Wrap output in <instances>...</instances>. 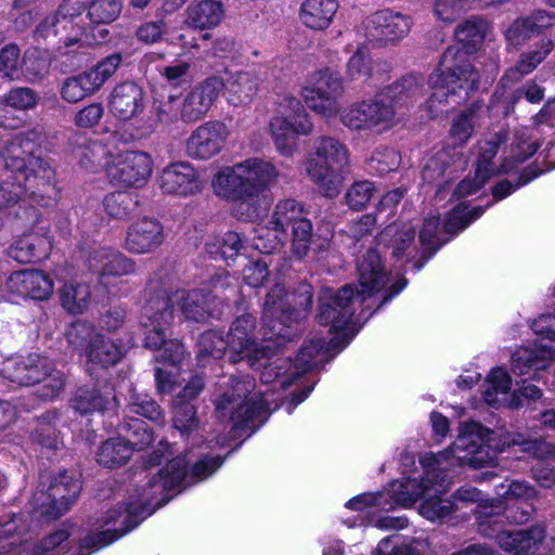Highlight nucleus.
<instances>
[{"mask_svg": "<svg viewBox=\"0 0 555 555\" xmlns=\"http://www.w3.org/2000/svg\"><path fill=\"white\" fill-rule=\"evenodd\" d=\"M312 304L311 292L306 288L299 296L288 295L281 284L274 285L263 304L262 328L255 333V318L251 314L238 317L227 336L230 360L233 363L246 361L251 367L264 369L272 361L270 341L288 335L292 321L305 317Z\"/></svg>", "mask_w": 555, "mask_h": 555, "instance_id": "nucleus-1", "label": "nucleus"}, {"mask_svg": "<svg viewBox=\"0 0 555 555\" xmlns=\"http://www.w3.org/2000/svg\"><path fill=\"white\" fill-rule=\"evenodd\" d=\"M457 454L455 442L452 448L438 454H426L421 459L424 477L420 481L416 478L396 480L386 493L362 494L349 500L346 506L356 511L367 506L390 511L396 506L411 507L420 498L427 495L420 506V514L430 521L443 519L454 511V503L438 495L447 492L451 483L442 473L449 467L470 466L468 463H460Z\"/></svg>", "mask_w": 555, "mask_h": 555, "instance_id": "nucleus-2", "label": "nucleus"}, {"mask_svg": "<svg viewBox=\"0 0 555 555\" xmlns=\"http://www.w3.org/2000/svg\"><path fill=\"white\" fill-rule=\"evenodd\" d=\"M358 281L361 288L357 292L351 285H345L338 291L324 288L320 295L318 321L321 325H330V332L334 335L330 341L332 347H345L356 335L352 317L357 301L362 302L385 288L388 292L384 299L386 302L406 285L401 274L393 278L387 274L375 249H369L358 260Z\"/></svg>", "mask_w": 555, "mask_h": 555, "instance_id": "nucleus-3", "label": "nucleus"}, {"mask_svg": "<svg viewBox=\"0 0 555 555\" xmlns=\"http://www.w3.org/2000/svg\"><path fill=\"white\" fill-rule=\"evenodd\" d=\"M177 304L186 319L203 321L212 314L209 298L201 291H179L171 297L160 293L150 298L143 308L141 320L145 328V345L151 349H162V360L171 364V369H157L155 372L157 390L162 395H171L178 386V370L184 358V347L178 340H166V330L172 320V305Z\"/></svg>", "mask_w": 555, "mask_h": 555, "instance_id": "nucleus-4", "label": "nucleus"}, {"mask_svg": "<svg viewBox=\"0 0 555 555\" xmlns=\"http://www.w3.org/2000/svg\"><path fill=\"white\" fill-rule=\"evenodd\" d=\"M185 463V459L180 456L167 462L158 472V478L152 477L146 487L143 488L138 502L130 503L122 511L121 508L109 511L105 524L119 522L124 527L108 528L96 535L86 538L78 555H89V553H81L85 548L95 551L109 545L134 527L129 525L132 517L150 515L157 507L166 504L172 498L168 492L178 488L186 477Z\"/></svg>", "mask_w": 555, "mask_h": 555, "instance_id": "nucleus-5", "label": "nucleus"}, {"mask_svg": "<svg viewBox=\"0 0 555 555\" xmlns=\"http://www.w3.org/2000/svg\"><path fill=\"white\" fill-rule=\"evenodd\" d=\"M488 29V22L477 16L465 20L456 26L454 35L463 49L451 46L443 52L440 72L429 77V85L434 89L429 107L437 101L441 102L443 98H448L450 93L454 94L455 87L452 85L467 90L479 82V74L470 64L468 54L479 50Z\"/></svg>", "mask_w": 555, "mask_h": 555, "instance_id": "nucleus-6", "label": "nucleus"}, {"mask_svg": "<svg viewBox=\"0 0 555 555\" xmlns=\"http://www.w3.org/2000/svg\"><path fill=\"white\" fill-rule=\"evenodd\" d=\"M498 434L479 423H466L460 429L455 440L456 456L460 463H468L477 468L490 464L496 452H502L506 446L520 444L522 450L535 459L555 457V446L544 440L522 441L519 436L498 441Z\"/></svg>", "mask_w": 555, "mask_h": 555, "instance_id": "nucleus-7", "label": "nucleus"}, {"mask_svg": "<svg viewBox=\"0 0 555 555\" xmlns=\"http://www.w3.org/2000/svg\"><path fill=\"white\" fill-rule=\"evenodd\" d=\"M81 166L95 170L105 167L109 184L117 189H140L150 180L154 162L150 154L142 151H126L116 155H106L102 141H92L83 152Z\"/></svg>", "mask_w": 555, "mask_h": 555, "instance_id": "nucleus-8", "label": "nucleus"}, {"mask_svg": "<svg viewBox=\"0 0 555 555\" xmlns=\"http://www.w3.org/2000/svg\"><path fill=\"white\" fill-rule=\"evenodd\" d=\"M254 390L253 379H233L231 392H223L216 401L218 417H228L235 430L249 428L256 422L263 423L268 413L279 406L280 397L275 396L274 388Z\"/></svg>", "mask_w": 555, "mask_h": 555, "instance_id": "nucleus-9", "label": "nucleus"}, {"mask_svg": "<svg viewBox=\"0 0 555 555\" xmlns=\"http://www.w3.org/2000/svg\"><path fill=\"white\" fill-rule=\"evenodd\" d=\"M349 157L339 141H321L306 163V171L319 192L330 198L337 197L348 173Z\"/></svg>", "mask_w": 555, "mask_h": 555, "instance_id": "nucleus-10", "label": "nucleus"}, {"mask_svg": "<svg viewBox=\"0 0 555 555\" xmlns=\"http://www.w3.org/2000/svg\"><path fill=\"white\" fill-rule=\"evenodd\" d=\"M0 374L20 386L43 382L41 396L47 399L54 398L64 385L63 374L53 370L47 358L38 354L5 359L1 363Z\"/></svg>", "mask_w": 555, "mask_h": 555, "instance_id": "nucleus-11", "label": "nucleus"}, {"mask_svg": "<svg viewBox=\"0 0 555 555\" xmlns=\"http://www.w3.org/2000/svg\"><path fill=\"white\" fill-rule=\"evenodd\" d=\"M531 327L540 338L513 353L512 371L516 375L534 377L555 358V315L542 314L532 322Z\"/></svg>", "mask_w": 555, "mask_h": 555, "instance_id": "nucleus-12", "label": "nucleus"}, {"mask_svg": "<svg viewBox=\"0 0 555 555\" xmlns=\"http://www.w3.org/2000/svg\"><path fill=\"white\" fill-rule=\"evenodd\" d=\"M66 339L75 349L83 350L88 361L103 367L115 365L122 350L108 337L95 333L86 322H75L66 331Z\"/></svg>", "mask_w": 555, "mask_h": 555, "instance_id": "nucleus-13", "label": "nucleus"}, {"mask_svg": "<svg viewBox=\"0 0 555 555\" xmlns=\"http://www.w3.org/2000/svg\"><path fill=\"white\" fill-rule=\"evenodd\" d=\"M323 339L311 341L301 348L295 362L287 357L273 354L272 361L260 372L262 384H274L280 388L291 385L292 377H297L312 365L317 364L323 350L327 349Z\"/></svg>", "mask_w": 555, "mask_h": 555, "instance_id": "nucleus-14", "label": "nucleus"}, {"mask_svg": "<svg viewBox=\"0 0 555 555\" xmlns=\"http://www.w3.org/2000/svg\"><path fill=\"white\" fill-rule=\"evenodd\" d=\"M121 54L114 53L93 67L64 79L61 86V96L68 103H77L94 94L112 77L121 63Z\"/></svg>", "mask_w": 555, "mask_h": 555, "instance_id": "nucleus-15", "label": "nucleus"}, {"mask_svg": "<svg viewBox=\"0 0 555 555\" xmlns=\"http://www.w3.org/2000/svg\"><path fill=\"white\" fill-rule=\"evenodd\" d=\"M344 92L343 78L339 73L323 68L313 73L309 85L304 88L306 104L314 112L332 116L338 112V98Z\"/></svg>", "mask_w": 555, "mask_h": 555, "instance_id": "nucleus-16", "label": "nucleus"}, {"mask_svg": "<svg viewBox=\"0 0 555 555\" xmlns=\"http://www.w3.org/2000/svg\"><path fill=\"white\" fill-rule=\"evenodd\" d=\"M395 107L380 100H366L354 103L347 108L343 116V124L356 130H370L380 134L395 125Z\"/></svg>", "mask_w": 555, "mask_h": 555, "instance_id": "nucleus-17", "label": "nucleus"}, {"mask_svg": "<svg viewBox=\"0 0 555 555\" xmlns=\"http://www.w3.org/2000/svg\"><path fill=\"white\" fill-rule=\"evenodd\" d=\"M511 386L508 373L502 367L493 369L485 384L483 398L487 404L516 409L521 405L520 397L528 400H538L542 397V390L532 384L524 382L515 392H511Z\"/></svg>", "mask_w": 555, "mask_h": 555, "instance_id": "nucleus-18", "label": "nucleus"}, {"mask_svg": "<svg viewBox=\"0 0 555 555\" xmlns=\"http://www.w3.org/2000/svg\"><path fill=\"white\" fill-rule=\"evenodd\" d=\"M80 490V480L64 473L50 486L48 494H36V512L47 518L60 517L70 508Z\"/></svg>", "mask_w": 555, "mask_h": 555, "instance_id": "nucleus-19", "label": "nucleus"}, {"mask_svg": "<svg viewBox=\"0 0 555 555\" xmlns=\"http://www.w3.org/2000/svg\"><path fill=\"white\" fill-rule=\"evenodd\" d=\"M89 7V0H63L53 15L47 16L38 26L37 31L43 37L60 35L69 28L74 31L73 37H65L66 47L73 46L80 40V36H86V29L74 22Z\"/></svg>", "mask_w": 555, "mask_h": 555, "instance_id": "nucleus-20", "label": "nucleus"}, {"mask_svg": "<svg viewBox=\"0 0 555 555\" xmlns=\"http://www.w3.org/2000/svg\"><path fill=\"white\" fill-rule=\"evenodd\" d=\"M495 520L483 519L479 522V531L487 537H495L499 545L504 551L514 555H533L545 537L542 526H533L528 530L498 532L492 528Z\"/></svg>", "mask_w": 555, "mask_h": 555, "instance_id": "nucleus-21", "label": "nucleus"}, {"mask_svg": "<svg viewBox=\"0 0 555 555\" xmlns=\"http://www.w3.org/2000/svg\"><path fill=\"white\" fill-rule=\"evenodd\" d=\"M224 88L221 77L212 75L197 83L184 96L180 105V118L193 122L205 116L217 102Z\"/></svg>", "mask_w": 555, "mask_h": 555, "instance_id": "nucleus-22", "label": "nucleus"}, {"mask_svg": "<svg viewBox=\"0 0 555 555\" xmlns=\"http://www.w3.org/2000/svg\"><path fill=\"white\" fill-rule=\"evenodd\" d=\"M411 20L399 12L383 10L372 14L365 24L369 41L383 47L403 38L411 28Z\"/></svg>", "mask_w": 555, "mask_h": 555, "instance_id": "nucleus-23", "label": "nucleus"}, {"mask_svg": "<svg viewBox=\"0 0 555 555\" xmlns=\"http://www.w3.org/2000/svg\"><path fill=\"white\" fill-rule=\"evenodd\" d=\"M163 193L188 197L202 190V181L197 170L186 162H173L164 167L157 178Z\"/></svg>", "mask_w": 555, "mask_h": 555, "instance_id": "nucleus-24", "label": "nucleus"}, {"mask_svg": "<svg viewBox=\"0 0 555 555\" xmlns=\"http://www.w3.org/2000/svg\"><path fill=\"white\" fill-rule=\"evenodd\" d=\"M211 189L219 198L238 203L241 207L247 206L246 212H235L238 219L251 220L257 216L256 208L250 205L247 197V191L244 188L242 176L236 169V164L222 167L217 171L211 179Z\"/></svg>", "mask_w": 555, "mask_h": 555, "instance_id": "nucleus-25", "label": "nucleus"}, {"mask_svg": "<svg viewBox=\"0 0 555 555\" xmlns=\"http://www.w3.org/2000/svg\"><path fill=\"white\" fill-rule=\"evenodd\" d=\"M236 169L242 176L250 205L260 193L270 189L279 179L275 166L262 158L254 157L236 163Z\"/></svg>", "mask_w": 555, "mask_h": 555, "instance_id": "nucleus-26", "label": "nucleus"}, {"mask_svg": "<svg viewBox=\"0 0 555 555\" xmlns=\"http://www.w3.org/2000/svg\"><path fill=\"white\" fill-rule=\"evenodd\" d=\"M7 287L24 298L47 300L54 291L52 279L41 270L24 269L13 272L7 282Z\"/></svg>", "mask_w": 555, "mask_h": 555, "instance_id": "nucleus-27", "label": "nucleus"}, {"mask_svg": "<svg viewBox=\"0 0 555 555\" xmlns=\"http://www.w3.org/2000/svg\"><path fill=\"white\" fill-rule=\"evenodd\" d=\"M163 225L153 218H142L133 222L125 238V248L134 255L154 253L164 243Z\"/></svg>", "mask_w": 555, "mask_h": 555, "instance_id": "nucleus-28", "label": "nucleus"}, {"mask_svg": "<svg viewBox=\"0 0 555 555\" xmlns=\"http://www.w3.org/2000/svg\"><path fill=\"white\" fill-rule=\"evenodd\" d=\"M416 229L411 222H395L387 225L378 236V244L390 249L391 256L408 262L417 250Z\"/></svg>", "mask_w": 555, "mask_h": 555, "instance_id": "nucleus-29", "label": "nucleus"}, {"mask_svg": "<svg viewBox=\"0 0 555 555\" xmlns=\"http://www.w3.org/2000/svg\"><path fill=\"white\" fill-rule=\"evenodd\" d=\"M555 24V16L544 10L517 17L504 31L506 42L519 47Z\"/></svg>", "mask_w": 555, "mask_h": 555, "instance_id": "nucleus-30", "label": "nucleus"}, {"mask_svg": "<svg viewBox=\"0 0 555 555\" xmlns=\"http://www.w3.org/2000/svg\"><path fill=\"white\" fill-rule=\"evenodd\" d=\"M52 242L44 228L23 234L10 247L9 255L18 262L40 261L48 257Z\"/></svg>", "mask_w": 555, "mask_h": 555, "instance_id": "nucleus-31", "label": "nucleus"}, {"mask_svg": "<svg viewBox=\"0 0 555 555\" xmlns=\"http://www.w3.org/2000/svg\"><path fill=\"white\" fill-rule=\"evenodd\" d=\"M554 49L552 39L540 40L532 48L522 51L516 63L507 68L500 80L502 85L516 83L531 74L543 63Z\"/></svg>", "mask_w": 555, "mask_h": 555, "instance_id": "nucleus-32", "label": "nucleus"}, {"mask_svg": "<svg viewBox=\"0 0 555 555\" xmlns=\"http://www.w3.org/2000/svg\"><path fill=\"white\" fill-rule=\"evenodd\" d=\"M111 112L120 119H130L144 109V91L133 81L117 85L108 101Z\"/></svg>", "mask_w": 555, "mask_h": 555, "instance_id": "nucleus-33", "label": "nucleus"}, {"mask_svg": "<svg viewBox=\"0 0 555 555\" xmlns=\"http://www.w3.org/2000/svg\"><path fill=\"white\" fill-rule=\"evenodd\" d=\"M87 262L90 270L101 276H121L134 271V262L130 258L105 247L93 250Z\"/></svg>", "mask_w": 555, "mask_h": 555, "instance_id": "nucleus-34", "label": "nucleus"}, {"mask_svg": "<svg viewBox=\"0 0 555 555\" xmlns=\"http://www.w3.org/2000/svg\"><path fill=\"white\" fill-rule=\"evenodd\" d=\"M184 23L194 29L205 30L218 26L224 17L222 0H199L192 2L186 11Z\"/></svg>", "mask_w": 555, "mask_h": 555, "instance_id": "nucleus-35", "label": "nucleus"}, {"mask_svg": "<svg viewBox=\"0 0 555 555\" xmlns=\"http://www.w3.org/2000/svg\"><path fill=\"white\" fill-rule=\"evenodd\" d=\"M479 149L481 153L477 160L476 181H462L456 189V193L461 196L477 192L490 175L494 172V168H492L490 164L491 159L498 153L499 141H483V144Z\"/></svg>", "mask_w": 555, "mask_h": 555, "instance_id": "nucleus-36", "label": "nucleus"}, {"mask_svg": "<svg viewBox=\"0 0 555 555\" xmlns=\"http://www.w3.org/2000/svg\"><path fill=\"white\" fill-rule=\"evenodd\" d=\"M270 134L274 139H288L294 135H310L312 122L304 111L292 116H276L269 122Z\"/></svg>", "mask_w": 555, "mask_h": 555, "instance_id": "nucleus-37", "label": "nucleus"}, {"mask_svg": "<svg viewBox=\"0 0 555 555\" xmlns=\"http://www.w3.org/2000/svg\"><path fill=\"white\" fill-rule=\"evenodd\" d=\"M228 100L234 106H241L251 102L258 90V79L248 72H236L230 76L224 88Z\"/></svg>", "mask_w": 555, "mask_h": 555, "instance_id": "nucleus-38", "label": "nucleus"}, {"mask_svg": "<svg viewBox=\"0 0 555 555\" xmlns=\"http://www.w3.org/2000/svg\"><path fill=\"white\" fill-rule=\"evenodd\" d=\"M337 8L335 0H307L301 8V20L312 29H324L330 25Z\"/></svg>", "mask_w": 555, "mask_h": 555, "instance_id": "nucleus-39", "label": "nucleus"}, {"mask_svg": "<svg viewBox=\"0 0 555 555\" xmlns=\"http://www.w3.org/2000/svg\"><path fill=\"white\" fill-rule=\"evenodd\" d=\"M22 528L21 516H7L0 520V555H29L21 548Z\"/></svg>", "mask_w": 555, "mask_h": 555, "instance_id": "nucleus-40", "label": "nucleus"}, {"mask_svg": "<svg viewBox=\"0 0 555 555\" xmlns=\"http://www.w3.org/2000/svg\"><path fill=\"white\" fill-rule=\"evenodd\" d=\"M59 295L62 307L72 314L83 313L91 300L89 285L77 281L61 286Z\"/></svg>", "mask_w": 555, "mask_h": 555, "instance_id": "nucleus-41", "label": "nucleus"}, {"mask_svg": "<svg viewBox=\"0 0 555 555\" xmlns=\"http://www.w3.org/2000/svg\"><path fill=\"white\" fill-rule=\"evenodd\" d=\"M540 157H543L542 162L547 164V166L544 169H540L539 172H534L533 175H530L531 168H529L520 178L519 183L517 185H513L508 181H502L498 183L493 188V196L496 199H502L513 193L516 189H518L521 185L527 184L532 179L537 178L542 172L552 170L555 168V141H546V145L543 149V152L540 154Z\"/></svg>", "mask_w": 555, "mask_h": 555, "instance_id": "nucleus-42", "label": "nucleus"}, {"mask_svg": "<svg viewBox=\"0 0 555 555\" xmlns=\"http://www.w3.org/2000/svg\"><path fill=\"white\" fill-rule=\"evenodd\" d=\"M383 95L391 102L416 100L423 95L422 79L408 75L383 90Z\"/></svg>", "mask_w": 555, "mask_h": 555, "instance_id": "nucleus-43", "label": "nucleus"}, {"mask_svg": "<svg viewBox=\"0 0 555 555\" xmlns=\"http://www.w3.org/2000/svg\"><path fill=\"white\" fill-rule=\"evenodd\" d=\"M131 454V448L124 438H114L101 446L98 452V462L105 467L113 468L126 463Z\"/></svg>", "mask_w": 555, "mask_h": 555, "instance_id": "nucleus-44", "label": "nucleus"}, {"mask_svg": "<svg viewBox=\"0 0 555 555\" xmlns=\"http://www.w3.org/2000/svg\"><path fill=\"white\" fill-rule=\"evenodd\" d=\"M304 218L302 206L294 199H285L276 204L269 223L274 225V229L286 233L288 225L294 227Z\"/></svg>", "mask_w": 555, "mask_h": 555, "instance_id": "nucleus-45", "label": "nucleus"}, {"mask_svg": "<svg viewBox=\"0 0 555 555\" xmlns=\"http://www.w3.org/2000/svg\"><path fill=\"white\" fill-rule=\"evenodd\" d=\"M286 238V233L274 229V225L259 224L255 230L253 245L256 249L263 254H272L279 250Z\"/></svg>", "mask_w": 555, "mask_h": 555, "instance_id": "nucleus-46", "label": "nucleus"}, {"mask_svg": "<svg viewBox=\"0 0 555 555\" xmlns=\"http://www.w3.org/2000/svg\"><path fill=\"white\" fill-rule=\"evenodd\" d=\"M121 8L119 0H89L87 16L92 24H108L119 16Z\"/></svg>", "mask_w": 555, "mask_h": 555, "instance_id": "nucleus-47", "label": "nucleus"}, {"mask_svg": "<svg viewBox=\"0 0 555 555\" xmlns=\"http://www.w3.org/2000/svg\"><path fill=\"white\" fill-rule=\"evenodd\" d=\"M225 350H228V341L222 335L215 331L206 332L198 341V362L204 366L206 358L220 359Z\"/></svg>", "mask_w": 555, "mask_h": 555, "instance_id": "nucleus-48", "label": "nucleus"}, {"mask_svg": "<svg viewBox=\"0 0 555 555\" xmlns=\"http://www.w3.org/2000/svg\"><path fill=\"white\" fill-rule=\"evenodd\" d=\"M128 409L130 413L141 415L151 421L164 423V415L159 405L147 395L131 392Z\"/></svg>", "mask_w": 555, "mask_h": 555, "instance_id": "nucleus-49", "label": "nucleus"}, {"mask_svg": "<svg viewBox=\"0 0 555 555\" xmlns=\"http://www.w3.org/2000/svg\"><path fill=\"white\" fill-rule=\"evenodd\" d=\"M21 50L14 43L7 44L0 50V76L9 81L21 80Z\"/></svg>", "mask_w": 555, "mask_h": 555, "instance_id": "nucleus-50", "label": "nucleus"}, {"mask_svg": "<svg viewBox=\"0 0 555 555\" xmlns=\"http://www.w3.org/2000/svg\"><path fill=\"white\" fill-rule=\"evenodd\" d=\"M49 73V64L36 51L26 52L21 64V79L28 82H38Z\"/></svg>", "mask_w": 555, "mask_h": 555, "instance_id": "nucleus-51", "label": "nucleus"}, {"mask_svg": "<svg viewBox=\"0 0 555 555\" xmlns=\"http://www.w3.org/2000/svg\"><path fill=\"white\" fill-rule=\"evenodd\" d=\"M124 428L127 434L124 439L130 446L131 452L133 450H143L153 441V435L142 420H132L131 423H126Z\"/></svg>", "mask_w": 555, "mask_h": 555, "instance_id": "nucleus-52", "label": "nucleus"}, {"mask_svg": "<svg viewBox=\"0 0 555 555\" xmlns=\"http://www.w3.org/2000/svg\"><path fill=\"white\" fill-rule=\"evenodd\" d=\"M38 93L28 87H16L5 93L1 103L16 109H30L34 108L39 101Z\"/></svg>", "mask_w": 555, "mask_h": 555, "instance_id": "nucleus-53", "label": "nucleus"}, {"mask_svg": "<svg viewBox=\"0 0 555 555\" xmlns=\"http://www.w3.org/2000/svg\"><path fill=\"white\" fill-rule=\"evenodd\" d=\"M172 422L175 428L181 434H188L194 430L198 425L194 405L189 402L175 401Z\"/></svg>", "mask_w": 555, "mask_h": 555, "instance_id": "nucleus-54", "label": "nucleus"}, {"mask_svg": "<svg viewBox=\"0 0 555 555\" xmlns=\"http://www.w3.org/2000/svg\"><path fill=\"white\" fill-rule=\"evenodd\" d=\"M312 243V224L304 218L293 227L292 250L295 256L302 258L308 254Z\"/></svg>", "mask_w": 555, "mask_h": 555, "instance_id": "nucleus-55", "label": "nucleus"}, {"mask_svg": "<svg viewBox=\"0 0 555 555\" xmlns=\"http://www.w3.org/2000/svg\"><path fill=\"white\" fill-rule=\"evenodd\" d=\"M160 74L172 88L190 86L192 81L191 64L185 61H176L165 66Z\"/></svg>", "mask_w": 555, "mask_h": 555, "instance_id": "nucleus-56", "label": "nucleus"}, {"mask_svg": "<svg viewBox=\"0 0 555 555\" xmlns=\"http://www.w3.org/2000/svg\"><path fill=\"white\" fill-rule=\"evenodd\" d=\"M73 402L74 409L82 414L104 410L108 404L96 389H79Z\"/></svg>", "mask_w": 555, "mask_h": 555, "instance_id": "nucleus-57", "label": "nucleus"}, {"mask_svg": "<svg viewBox=\"0 0 555 555\" xmlns=\"http://www.w3.org/2000/svg\"><path fill=\"white\" fill-rule=\"evenodd\" d=\"M483 209L481 207L474 208L466 211V207L460 205L455 207L448 216L444 222L447 232H455L465 229L474 220L481 217Z\"/></svg>", "mask_w": 555, "mask_h": 555, "instance_id": "nucleus-58", "label": "nucleus"}, {"mask_svg": "<svg viewBox=\"0 0 555 555\" xmlns=\"http://www.w3.org/2000/svg\"><path fill=\"white\" fill-rule=\"evenodd\" d=\"M373 192L372 182L367 180L354 182L346 193V203L350 208L360 210L371 201Z\"/></svg>", "mask_w": 555, "mask_h": 555, "instance_id": "nucleus-59", "label": "nucleus"}, {"mask_svg": "<svg viewBox=\"0 0 555 555\" xmlns=\"http://www.w3.org/2000/svg\"><path fill=\"white\" fill-rule=\"evenodd\" d=\"M538 150L535 141H515L511 146V154L504 159L501 165V172H508L512 170L516 163L526 160L529 156L534 154Z\"/></svg>", "mask_w": 555, "mask_h": 555, "instance_id": "nucleus-60", "label": "nucleus"}, {"mask_svg": "<svg viewBox=\"0 0 555 555\" xmlns=\"http://www.w3.org/2000/svg\"><path fill=\"white\" fill-rule=\"evenodd\" d=\"M28 165L30 166L29 172L24 175L28 189L33 188V180L38 186L50 184L53 181L54 171L44 160L31 157L28 159Z\"/></svg>", "mask_w": 555, "mask_h": 555, "instance_id": "nucleus-61", "label": "nucleus"}, {"mask_svg": "<svg viewBox=\"0 0 555 555\" xmlns=\"http://www.w3.org/2000/svg\"><path fill=\"white\" fill-rule=\"evenodd\" d=\"M131 202L130 194L126 192H114L105 196L103 205L105 211L111 217L121 219L128 216Z\"/></svg>", "mask_w": 555, "mask_h": 555, "instance_id": "nucleus-62", "label": "nucleus"}, {"mask_svg": "<svg viewBox=\"0 0 555 555\" xmlns=\"http://www.w3.org/2000/svg\"><path fill=\"white\" fill-rule=\"evenodd\" d=\"M167 31L168 25L165 21H150L138 27L135 37L143 43L152 44L162 41Z\"/></svg>", "mask_w": 555, "mask_h": 555, "instance_id": "nucleus-63", "label": "nucleus"}, {"mask_svg": "<svg viewBox=\"0 0 555 555\" xmlns=\"http://www.w3.org/2000/svg\"><path fill=\"white\" fill-rule=\"evenodd\" d=\"M477 124V114L474 108L460 114L452 122L450 133L459 139H469L474 134Z\"/></svg>", "mask_w": 555, "mask_h": 555, "instance_id": "nucleus-64", "label": "nucleus"}]
</instances>
